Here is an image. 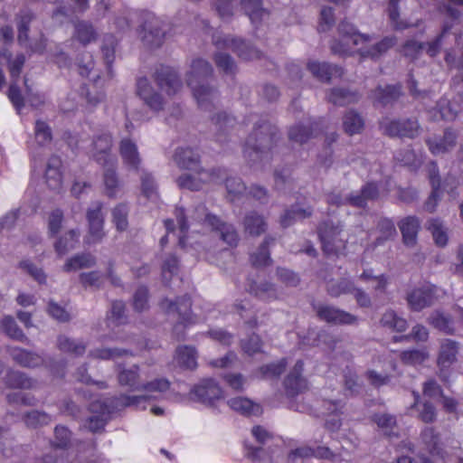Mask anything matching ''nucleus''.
I'll use <instances>...</instances> for the list:
<instances>
[{
  "label": "nucleus",
  "instance_id": "obj_1",
  "mask_svg": "<svg viewBox=\"0 0 463 463\" xmlns=\"http://www.w3.org/2000/svg\"><path fill=\"white\" fill-rule=\"evenodd\" d=\"M179 225V244L185 247L187 244L186 234L189 231L193 233L217 232L221 239L229 246H236L239 241L238 233L233 225L222 222L217 216L207 212L204 205H199L186 216L183 208L177 207L175 212Z\"/></svg>",
  "mask_w": 463,
  "mask_h": 463
},
{
  "label": "nucleus",
  "instance_id": "obj_58",
  "mask_svg": "<svg viewBox=\"0 0 463 463\" xmlns=\"http://www.w3.org/2000/svg\"><path fill=\"white\" fill-rule=\"evenodd\" d=\"M287 362L281 359L278 363L269 364L260 367L258 371L260 378H275L279 376L285 370Z\"/></svg>",
  "mask_w": 463,
  "mask_h": 463
},
{
  "label": "nucleus",
  "instance_id": "obj_62",
  "mask_svg": "<svg viewBox=\"0 0 463 463\" xmlns=\"http://www.w3.org/2000/svg\"><path fill=\"white\" fill-rule=\"evenodd\" d=\"M33 15L29 10L21 12L18 21V42L23 44L28 40L29 24Z\"/></svg>",
  "mask_w": 463,
  "mask_h": 463
},
{
  "label": "nucleus",
  "instance_id": "obj_8",
  "mask_svg": "<svg viewBox=\"0 0 463 463\" xmlns=\"http://www.w3.org/2000/svg\"><path fill=\"white\" fill-rule=\"evenodd\" d=\"M275 137L274 128L269 123H263L259 125L252 135L247 140L245 153L251 156V153L248 151L250 147L252 152L256 154L258 157H261L264 153V149L269 147L273 142Z\"/></svg>",
  "mask_w": 463,
  "mask_h": 463
},
{
  "label": "nucleus",
  "instance_id": "obj_43",
  "mask_svg": "<svg viewBox=\"0 0 463 463\" xmlns=\"http://www.w3.org/2000/svg\"><path fill=\"white\" fill-rule=\"evenodd\" d=\"M118 381L121 385L128 386L131 390L141 391L142 383L139 381L137 366L121 371L118 374Z\"/></svg>",
  "mask_w": 463,
  "mask_h": 463
},
{
  "label": "nucleus",
  "instance_id": "obj_29",
  "mask_svg": "<svg viewBox=\"0 0 463 463\" xmlns=\"http://www.w3.org/2000/svg\"><path fill=\"white\" fill-rule=\"evenodd\" d=\"M375 241L372 244L371 249L373 250L377 246L383 245L388 240L392 239L396 235V229L392 220L382 218L378 221Z\"/></svg>",
  "mask_w": 463,
  "mask_h": 463
},
{
  "label": "nucleus",
  "instance_id": "obj_44",
  "mask_svg": "<svg viewBox=\"0 0 463 463\" xmlns=\"http://www.w3.org/2000/svg\"><path fill=\"white\" fill-rule=\"evenodd\" d=\"M249 290L251 294L263 300H271L277 298L274 285L268 282L260 284L251 282L249 285Z\"/></svg>",
  "mask_w": 463,
  "mask_h": 463
},
{
  "label": "nucleus",
  "instance_id": "obj_48",
  "mask_svg": "<svg viewBox=\"0 0 463 463\" xmlns=\"http://www.w3.org/2000/svg\"><path fill=\"white\" fill-rule=\"evenodd\" d=\"M381 324L383 326L396 330L398 332H403L407 328V321L404 318L398 317L397 314L392 310H387L383 314L381 319Z\"/></svg>",
  "mask_w": 463,
  "mask_h": 463
},
{
  "label": "nucleus",
  "instance_id": "obj_24",
  "mask_svg": "<svg viewBox=\"0 0 463 463\" xmlns=\"http://www.w3.org/2000/svg\"><path fill=\"white\" fill-rule=\"evenodd\" d=\"M398 226L402 235L403 243L412 247L417 242V235L420 230V221L414 216H408L402 219Z\"/></svg>",
  "mask_w": 463,
  "mask_h": 463
},
{
  "label": "nucleus",
  "instance_id": "obj_27",
  "mask_svg": "<svg viewBox=\"0 0 463 463\" xmlns=\"http://www.w3.org/2000/svg\"><path fill=\"white\" fill-rule=\"evenodd\" d=\"M61 160L58 156H52L47 163L45 170V180L47 185L52 190H60L62 184V175L61 172Z\"/></svg>",
  "mask_w": 463,
  "mask_h": 463
},
{
  "label": "nucleus",
  "instance_id": "obj_41",
  "mask_svg": "<svg viewBox=\"0 0 463 463\" xmlns=\"http://www.w3.org/2000/svg\"><path fill=\"white\" fill-rule=\"evenodd\" d=\"M5 384L13 389H31L34 382L28 378L24 373L9 371L5 376Z\"/></svg>",
  "mask_w": 463,
  "mask_h": 463
},
{
  "label": "nucleus",
  "instance_id": "obj_63",
  "mask_svg": "<svg viewBox=\"0 0 463 463\" xmlns=\"http://www.w3.org/2000/svg\"><path fill=\"white\" fill-rule=\"evenodd\" d=\"M430 323L446 334H453L452 321L439 312H435L430 317Z\"/></svg>",
  "mask_w": 463,
  "mask_h": 463
},
{
  "label": "nucleus",
  "instance_id": "obj_50",
  "mask_svg": "<svg viewBox=\"0 0 463 463\" xmlns=\"http://www.w3.org/2000/svg\"><path fill=\"white\" fill-rule=\"evenodd\" d=\"M75 37L85 45L95 40L96 33L91 24L86 22H79L75 25Z\"/></svg>",
  "mask_w": 463,
  "mask_h": 463
},
{
  "label": "nucleus",
  "instance_id": "obj_35",
  "mask_svg": "<svg viewBox=\"0 0 463 463\" xmlns=\"http://www.w3.org/2000/svg\"><path fill=\"white\" fill-rule=\"evenodd\" d=\"M6 61L9 66V71L12 80H18L22 68L25 62V57L24 54H17L16 57L12 60L11 53L5 48L0 49V62Z\"/></svg>",
  "mask_w": 463,
  "mask_h": 463
},
{
  "label": "nucleus",
  "instance_id": "obj_57",
  "mask_svg": "<svg viewBox=\"0 0 463 463\" xmlns=\"http://www.w3.org/2000/svg\"><path fill=\"white\" fill-rule=\"evenodd\" d=\"M314 126L311 125L309 129L301 125H296L290 128L288 131V137L291 141L303 144L313 137Z\"/></svg>",
  "mask_w": 463,
  "mask_h": 463
},
{
  "label": "nucleus",
  "instance_id": "obj_45",
  "mask_svg": "<svg viewBox=\"0 0 463 463\" xmlns=\"http://www.w3.org/2000/svg\"><path fill=\"white\" fill-rule=\"evenodd\" d=\"M270 241H273L269 237L265 238L263 243L260 246L258 250L250 255V260L255 267L268 266L271 263L268 246Z\"/></svg>",
  "mask_w": 463,
  "mask_h": 463
},
{
  "label": "nucleus",
  "instance_id": "obj_56",
  "mask_svg": "<svg viewBox=\"0 0 463 463\" xmlns=\"http://www.w3.org/2000/svg\"><path fill=\"white\" fill-rule=\"evenodd\" d=\"M213 122L215 125V128L217 130V140L219 142H222V136L226 133L228 128H232L235 122V119L226 113H219L215 117L213 118Z\"/></svg>",
  "mask_w": 463,
  "mask_h": 463
},
{
  "label": "nucleus",
  "instance_id": "obj_38",
  "mask_svg": "<svg viewBox=\"0 0 463 463\" xmlns=\"http://www.w3.org/2000/svg\"><path fill=\"white\" fill-rule=\"evenodd\" d=\"M57 347L60 351L75 356L83 354L86 350V345L82 342L76 341L66 335H60L58 337Z\"/></svg>",
  "mask_w": 463,
  "mask_h": 463
},
{
  "label": "nucleus",
  "instance_id": "obj_64",
  "mask_svg": "<svg viewBox=\"0 0 463 463\" xmlns=\"http://www.w3.org/2000/svg\"><path fill=\"white\" fill-rule=\"evenodd\" d=\"M24 420L27 426L36 428L38 426L48 424L51 421V417L45 412L33 411L27 413Z\"/></svg>",
  "mask_w": 463,
  "mask_h": 463
},
{
  "label": "nucleus",
  "instance_id": "obj_2",
  "mask_svg": "<svg viewBox=\"0 0 463 463\" xmlns=\"http://www.w3.org/2000/svg\"><path fill=\"white\" fill-rule=\"evenodd\" d=\"M341 36L339 43H335L331 49L333 52L342 55H352L359 52L363 57L376 58L395 44V39L385 37L371 48H367L369 36L361 34L347 22H342L338 26Z\"/></svg>",
  "mask_w": 463,
  "mask_h": 463
},
{
  "label": "nucleus",
  "instance_id": "obj_32",
  "mask_svg": "<svg viewBox=\"0 0 463 463\" xmlns=\"http://www.w3.org/2000/svg\"><path fill=\"white\" fill-rule=\"evenodd\" d=\"M421 440L425 445L426 449L432 456H439L443 458L442 449L439 444V434L436 433L433 428H425L420 434Z\"/></svg>",
  "mask_w": 463,
  "mask_h": 463
},
{
  "label": "nucleus",
  "instance_id": "obj_17",
  "mask_svg": "<svg viewBox=\"0 0 463 463\" xmlns=\"http://www.w3.org/2000/svg\"><path fill=\"white\" fill-rule=\"evenodd\" d=\"M137 94L151 110L157 112L163 109L165 105L163 97L154 90L146 78L138 79Z\"/></svg>",
  "mask_w": 463,
  "mask_h": 463
},
{
  "label": "nucleus",
  "instance_id": "obj_5",
  "mask_svg": "<svg viewBox=\"0 0 463 463\" xmlns=\"http://www.w3.org/2000/svg\"><path fill=\"white\" fill-rule=\"evenodd\" d=\"M451 26L444 25L441 33L438 38L429 43H419L415 41H408L403 46V54L411 59H415L417 56L426 50L427 53L433 57L435 56L442 46H445L448 43L458 42V36L456 33L449 32Z\"/></svg>",
  "mask_w": 463,
  "mask_h": 463
},
{
  "label": "nucleus",
  "instance_id": "obj_21",
  "mask_svg": "<svg viewBox=\"0 0 463 463\" xmlns=\"http://www.w3.org/2000/svg\"><path fill=\"white\" fill-rule=\"evenodd\" d=\"M119 154L124 165L128 170H139L141 157L135 142L129 138H123L119 144Z\"/></svg>",
  "mask_w": 463,
  "mask_h": 463
},
{
  "label": "nucleus",
  "instance_id": "obj_23",
  "mask_svg": "<svg viewBox=\"0 0 463 463\" xmlns=\"http://www.w3.org/2000/svg\"><path fill=\"white\" fill-rule=\"evenodd\" d=\"M8 352L12 359L24 367H38L45 363L44 359L40 354L20 347H10Z\"/></svg>",
  "mask_w": 463,
  "mask_h": 463
},
{
  "label": "nucleus",
  "instance_id": "obj_19",
  "mask_svg": "<svg viewBox=\"0 0 463 463\" xmlns=\"http://www.w3.org/2000/svg\"><path fill=\"white\" fill-rule=\"evenodd\" d=\"M303 362L298 361L284 381L286 393L288 397H294L307 389V382L302 376Z\"/></svg>",
  "mask_w": 463,
  "mask_h": 463
},
{
  "label": "nucleus",
  "instance_id": "obj_12",
  "mask_svg": "<svg viewBox=\"0 0 463 463\" xmlns=\"http://www.w3.org/2000/svg\"><path fill=\"white\" fill-rule=\"evenodd\" d=\"M439 291L437 287L429 284L414 288L407 296L410 308L413 311H420L430 306L439 296Z\"/></svg>",
  "mask_w": 463,
  "mask_h": 463
},
{
  "label": "nucleus",
  "instance_id": "obj_13",
  "mask_svg": "<svg viewBox=\"0 0 463 463\" xmlns=\"http://www.w3.org/2000/svg\"><path fill=\"white\" fill-rule=\"evenodd\" d=\"M213 39L217 48H230L243 60H254L260 57V52L258 50L240 39L230 36L222 38L219 35H213Z\"/></svg>",
  "mask_w": 463,
  "mask_h": 463
},
{
  "label": "nucleus",
  "instance_id": "obj_18",
  "mask_svg": "<svg viewBox=\"0 0 463 463\" xmlns=\"http://www.w3.org/2000/svg\"><path fill=\"white\" fill-rule=\"evenodd\" d=\"M155 79L158 87L165 90L168 96L175 95L182 87L175 71L167 66H161L157 69L155 73Z\"/></svg>",
  "mask_w": 463,
  "mask_h": 463
},
{
  "label": "nucleus",
  "instance_id": "obj_40",
  "mask_svg": "<svg viewBox=\"0 0 463 463\" xmlns=\"http://www.w3.org/2000/svg\"><path fill=\"white\" fill-rule=\"evenodd\" d=\"M228 405L233 411L244 415H256L260 412V406L247 398H232L228 401Z\"/></svg>",
  "mask_w": 463,
  "mask_h": 463
},
{
  "label": "nucleus",
  "instance_id": "obj_28",
  "mask_svg": "<svg viewBox=\"0 0 463 463\" xmlns=\"http://www.w3.org/2000/svg\"><path fill=\"white\" fill-rule=\"evenodd\" d=\"M429 179L432 187V192L426 202L425 207L429 212H433L437 201L440 195V180L439 176V168L435 162H431L429 165Z\"/></svg>",
  "mask_w": 463,
  "mask_h": 463
},
{
  "label": "nucleus",
  "instance_id": "obj_10",
  "mask_svg": "<svg viewBox=\"0 0 463 463\" xmlns=\"http://www.w3.org/2000/svg\"><path fill=\"white\" fill-rule=\"evenodd\" d=\"M160 306L167 314L176 313L178 315V322L174 328L175 332H177L180 326H186L187 325L195 323V320L193 319L191 315V300L187 296L179 298L176 302L164 299Z\"/></svg>",
  "mask_w": 463,
  "mask_h": 463
},
{
  "label": "nucleus",
  "instance_id": "obj_37",
  "mask_svg": "<svg viewBox=\"0 0 463 463\" xmlns=\"http://www.w3.org/2000/svg\"><path fill=\"white\" fill-rule=\"evenodd\" d=\"M80 232L78 230H71L61 237L54 244L55 251L59 256H62L73 250L79 242Z\"/></svg>",
  "mask_w": 463,
  "mask_h": 463
},
{
  "label": "nucleus",
  "instance_id": "obj_7",
  "mask_svg": "<svg viewBox=\"0 0 463 463\" xmlns=\"http://www.w3.org/2000/svg\"><path fill=\"white\" fill-rule=\"evenodd\" d=\"M379 195L377 185L373 183L366 184L359 194H351L346 198H342L339 194H331L327 195V203L334 205L348 203L354 207L363 208L367 201L376 199Z\"/></svg>",
  "mask_w": 463,
  "mask_h": 463
},
{
  "label": "nucleus",
  "instance_id": "obj_33",
  "mask_svg": "<svg viewBox=\"0 0 463 463\" xmlns=\"http://www.w3.org/2000/svg\"><path fill=\"white\" fill-rule=\"evenodd\" d=\"M243 225L245 232L253 236L260 235L267 228L264 218L255 212H250L245 216Z\"/></svg>",
  "mask_w": 463,
  "mask_h": 463
},
{
  "label": "nucleus",
  "instance_id": "obj_46",
  "mask_svg": "<svg viewBox=\"0 0 463 463\" xmlns=\"http://www.w3.org/2000/svg\"><path fill=\"white\" fill-rule=\"evenodd\" d=\"M241 4L252 23H256L268 14L266 10L261 7L260 0H241Z\"/></svg>",
  "mask_w": 463,
  "mask_h": 463
},
{
  "label": "nucleus",
  "instance_id": "obj_30",
  "mask_svg": "<svg viewBox=\"0 0 463 463\" xmlns=\"http://www.w3.org/2000/svg\"><path fill=\"white\" fill-rule=\"evenodd\" d=\"M175 361L182 368L194 370L197 367V352L192 346H180L175 351Z\"/></svg>",
  "mask_w": 463,
  "mask_h": 463
},
{
  "label": "nucleus",
  "instance_id": "obj_11",
  "mask_svg": "<svg viewBox=\"0 0 463 463\" xmlns=\"http://www.w3.org/2000/svg\"><path fill=\"white\" fill-rule=\"evenodd\" d=\"M192 394L200 402L213 406L223 398V392L219 384L212 378L202 380L194 385Z\"/></svg>",
  "mask_w": 463,
  "mask_h": 463
},
{
  "label": "nucleus",
  "instance_id": "obj_49",
  "mask_svg": "<svg viewBox=\"0 0 463 463\" xmlns=\"http://www.w3.org/2000/svg\"><path fill=\"white\" fill-rule=\"evenodd\" d=\"M326 290L332 297L337 298L344 294H350L354 290V285L348 279H341L340 281L331 280L326 285Z\"/></svg>",
  "mask_w": 463,
  "mask_h": 463
},
{
  "label": "nucleus",
  "instance_id": "obj_51",
  "mask_svg": "<svg viewBox=\"0 0 463 463\" xmlns=\"http://www.w3.org/2000/svg\"><path fill=\"white\" fill-rule=\"evenodd\" d=\"M428 229L430 231L435 243L438 246L443 247L448 242L447 232L443 227L442 222L438 219H431L429 221Z\"/></svg>",
  "mask_w": 463,
  "mask_h": 463
},
{
  "label": "nucleus",
  "instance_id": "obj_31",
  "mask_svg": "<svg viewBox=\"0 0 463 463\" xmlns=\"http://www.w3.org/2000/svg\"><path fill=\"white\" fill-rule=\"evenodd\" d=\"M323 406L326 407V411H322L321 414L326 417V427L329 430H336L341 426L339 418V411L342 405L338 402L324 401Z\"/></svg>",
  "mask_w": 463,
  "mask_h": 463
},
{
  "label": "nucleus",
  "instance_id": "obj_53",
  "mask_svg": "<svg viewBox=\"0 0 463 463\" xmlns=\"http://www.w3.org/2000/svg\"><path fill=\"white\" fill-rule=\"evenodd\" d=\"M311 215L309 209H300L298 207H293L290 210L286 211L284 215L280 219V223L283 227L290 226L297 220H303Z\"/></svg>",
  "mask_w": 463,
  "mask_h": 463
},
{
  "label": "nucleus",
  "instance_id": "obj_15",
  "mask_svg": "<svg viewBox=\"0 0 463 463\" xmlns=\"http://www.w3.org/2000/svg\"><path fill=\"white\" fill-rule=\"evenodd\" d=\"M112 146V137L108 133L98 136L93 143L90 151L93 158L100 165H115L116 158L110 153Z\"/></svg>",
  "mask_w": 463,
  "mask_h": 463
},
{
  "label": "nucleus",
  "instance_id": "obj_14",
  "mask_svg": "<svg viewBox=\"0 0 463 463\" xmlns=\"http://www.w3.org/2000/svg\"><path fill=\"white\" fill-rule=\"evenodd\" d=\"M458 353V344L456 341L445 339L441 342L437 363L442 380H446L450 367L457 361Z\"/></svg>",
  "mask_w": 463,
  "mask_h": 463
},
{
  "label": "nucleus",
  "instance_id": "obj_54",
  "mask_svg": "<svg viewBox=\"0 0 463 463\" xmlns=\"http://www.w3.org/2000/svg\"><path fill=\"white\" fill-rule=\"evenodd\" d=\"M1 326L4 332L13 339L24 341L26 340L25 335L16 325L14 319L10 317H5L1 321Z\"/></svg>",
  "mask_w": 463,
  "mask_h": 463
},
{
  "label": "nucleus",
  "instance_id": "obj_20",
  "mask_svg": "<svg viewBox=\"0 0 463 463\" xmlns=\"http://www.w3.org/2000/svg\"><path fill=\"white\" fill-rule=\"evenodd\" d=\"M457 142V134L451 129H446L442 137H429L426 144L433 156H439L452 150Z\"/></svg>",
  "mask_w": 463,
  "mask_h": 463
},
{
  "label": "nucleus",
  "instance_id": "obj_34",
  "mask_svg": "<svg viewBox=\"0 0 463 463\" xmlns=\"http://www.w3.org/2000/svg\"><path fill=\"white\" fill-rule=\"evenodd\" d=\"M414 397V402L412 407L418 411V417L423 422H432L436 419L435 407L429 402H421L420 394L418 392H412Z\"/></svg>",
  "mask_w": 463,
  "mask_h": 463
},
{
  "label": "nucleus",
  "instance_id": "obj_3",
  "mask_svg": "<svg viewBox=\"0 0 463 463\" xmlns=\"http://www.w3.org/2000/svg\"><path fill=\"white\" fill-rule=\"evenodd\" d=\"M174 160L180 168L193 171L178 177L177 184L181 188L196 191L201 189L203 184L222 182L225 175L222 169L212 172L199 169V155L189 147L178 148Z\"/></svg>",
  "mask_w": 463,
  "mask_h": 463
},
{
  "label": "nucleus",
  "instance_id": "obj_22",
  "mask_svg": "<svg viewBox=\"0 0 463 463\" xmlns=\"http://www.w3.org/2000/svg\"><path fill=\"white\" fill-rule=\"evenodd\" d=\"M317 314L320 319L333 324H354L356 317L350 313L345 312L330 306H320L317 308Z\"/></svg>",
  "mask_w": 463,
  "mask_h": 463
},
{
  "label": "nucleus",
  "instance_id": "obj_36",
  "mask_svg": "<svg viewBox=\"0 0 463 463\" xmlns=\"http://www.w3.org/2000/svg\"><path fill=\"white\" fill-rule=\"evenodd\" d=\"M104 166L106 167L103 177L105 194L109 197H115L120 188L119 181L115 169L116 164L113 165H107Z\"/></svg>",
  "mask_w": 463,
  "mask_h": 463
},
{
  "label": "nucleus",
  "instance_id": "obj_61",
  "mask_svg": "<svg viewBox=\"0 0 463 463\" xmlns=\"http://www.w3.org/2000/svg\"><path fill=\"white\" fill-rule=\"evenodd\" d=\"M395 159L405 165L412 167L420 166L422 162L421 156L416 155V153L411 148L399 151L395 155Z\"/></svg>",
  "mask_w": 463,
  "mask_h": 463
},
{
  "label": "nucleus",
  "instance_id": "obj_26",
  "mask_svg": "<svg viewBox=\"0 0 463 463\" xmlns=\"http://www.w3.org/2000/svg\"><path fill=\"white\" fill-rule=\"evenodd\" d=\"M161 22L158 18L152 16L148 24L144 26L145 33L142 36L143 42L151 46L158 47L161 45L165 36V31L159 26Z\"/></svg>",
  "mask_w": 463,
  "mask_h": 463
},
{
  "label": "nucleus",
  "instance_id": "obj_6",
  "mask_svg": "<svg viewBox=\"0 0 463 463\" xmlns=\"http://www.w3.org/2000/svg\"><path fill=\"white\" fill-rule=\"evenodd\" d=\"M342 228L329 222L323 223L318 229L322 250L326 256H338L345 250L346 240Z\"/></svg>",
  "mask_w": 463,
  "mask_h": 463
},
{
  "label": "nucleus",
  "instance_id": "obj_9",
  "mask_svg": "<svg viewBox=\"0 0 463 463\" xmlns=\"http://www.w3.org/2000/svg\"><path fill=\"white\" fill-rule=\"evenodd\" d=\"M102 206L101 203L97 202L87 211L89 232L84 240L87 244L98 243L105 236L103 230L104 217L101 213Z\"/></svg>",
  "mask_w": 463,
  "mask_h": 463
},
{
  "label": "nucleus",
  "instance_id": "obj_52",
  "mask_svg": "<svg viewBox=\"0 0 463 463\" xmlns=\"http://www.w3.org/2000/svg\"><path fill=\"white\" fill-rule=\"evenodd\" d=\"M344 128L349 135L359 133L364 127L363 118L355 112L349 111L344 118Z\"/></svg>",
  "mask_w": 463,
  "mask_h": 463
},
{
  "label": "nucleus",
  "instance_id": "obj_55",
  "mask_svg": "<svg viewBox=\"0 0 463 463\" xmlns=\"http://www.w3.org/2000/svg\"><path fill=\"white\" fill-rule=\"evenodd\" d=\"M128 208L127 204L119 203L112 211V220L117 230L125 231L128 226Z\"/></svg>",
  "mask_w": 463,
  "mask_h": 463
},
{
  "label": "nucleus",
  "instance_id": "obj_59",
  "mask_svg": "<svg viewBox=\"0 0 463 463\" xmlns=\"http://www.w3.org/2000/svg\"><path fill=\"white\" fill-rule=\"evenodd\" d=\"M459 110V105L456 104L455 101L451 102L443 99L438 104V112L439 113V117L445 120L454 119Z\"/></svg>",
  "mask_w": 463,
  "mask_h": 463
},
{
  "label": "nucleus",
  "instance_id": "obj_16",
  "mask_svg": "<svg viewBox=\"0 0 463 463\" xmlns=\"http://www.w3.org/2000/svg\"><path fill=\"white\" fill-rule=\"evenodd\" d=\"M381 128L391 137H401L413 138L419 135V124L416 120H384Z\"/></svg>",
  "mask_w": 463,
  "mask_h": 463
},
{
  "label": "nucleus",
  "instance_id": "obj_47",
  "mask_svg": "<svg viewBox=\"0 0 463 463\" xmlns=\"http://www.w3.org/2000/svg\"><path fill=\"white\" fill-rule=\"evenodd\" d=\"M401 94L400 86H386L385 88H378L375 90L373 97L376 101L383 105H387L396 99Z\"/></svg>",
  "mask_w": 463,
  "mask_h": 463
},
{
  "label": "nucleus",
  "instance_id": "obj_4",
  "mask_svg": "<svg viewBox=\"0 0 463 463\" xmlns=\"http://www.w3.org/2000/svg\"><path fill=\"white\" fill-rule=\"evenodd\" d=\"M213 72L211 64L203 59L193 60L187 72V85L192 89L193 95L200 109L208 110L214 107L216 91L203 84L204 80Z\"/></svg>",
  "mask_w": 463,
  "mask_h": 463
},
{
  "label": "nucleus",
  "instance_id": "obj_25",
  "mask_svg": "<svg viewBox=\"0 0 463 463\" xmlns=\"http://www.w3.org/2000/svg\"><path fill=\"white\" fill-rule=\"evenodd\" d=\"M307 69L320 81H329L333 77L342 75V68L326 62L309 61Z\"/></svg>",
  "mask_w": 463,
  "mask_h": 463
},
{
  "label": "nucleus",
  "instance_id": "obj_60",
  "mask_svg": "<svg viewBox=\"0 0 463 463\" xmlns=\"http://www.w3.org/2000/svg\"><path fill=\"white\" fill-rule=\"evenodd\" d=\"M429 357L426 349L409 350L401 354L402 361L406 364L417 365L422 364Z\"/></svg>",
  "mask_w": 463,
  "mask_h": 463
},
{
  "label": "nucleus",
  "instance_id": "obj_39",
  "mask_svg": "<svg viewBox=\"0 0 463 463\" xmlns=\"http://www.w3.org/2000/svg\"><path fill=\"white\" fill-rule=\"evenodd\" d=\"M95 264V258L90 253H82L70 258L63 266L66 272L90 268Z\"/></svg>",
  "mask_w": 463,
  "mask_h": 463
},
{
  "label": "nucleus",
  "instance_id": "obj_42",
  "mask_svg": "<svg viewBox=\"0 0 463 463\" xmlns=\"http://www.w3.org/2000/svg\"><path fill=\"white\" fill-rule=\"evenodd\" d=\"M359 96L355 92L345 89H333L328 96V100L335 105L344 106L356 102Z\"/></svg>",
  "mask_w": 463,
  "mask_h": 463
}]
</instances>
